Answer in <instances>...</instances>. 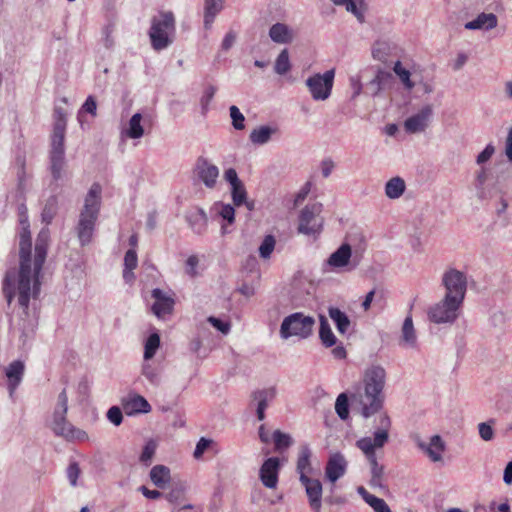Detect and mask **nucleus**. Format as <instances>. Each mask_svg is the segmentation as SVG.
I'll use <instances>...</instances> for the list:
<instances>
[{
	"label": "nucleus",
	"mask_w": 512,
	"mask_h": 512,
	"mask_svg": "<svg viewBox=\"0 0 512 512\" xmlns=\"http://www.w3.org/2000/svg\"><path fill=\"white\" fill-rule=\"evenodd\" d=\"M269 37L278 44H288L294 39L293 30L284 23H275L269 29Z\"/></svg>",
	"instance_id": "c85d7f7f"
},
{
	"label": "nucleus",
	"mask_w": 512,
	"mask_h": 512,
	"mask_svg": "<svg viewBox=\"0 0 512 512\" xmlns=\"http://www.w3.org/2000/svg\"><path fill=\"white\" fill-rule=\"evenodd\" d=\"M276 395L277 389L274 386L255 390L251 394L252 401L256 403V414L258 420L262 421L265 419V410L276 398Z\"/></svg>",
	"instance_id": "412c9836"
},
{
	"label": "nucleus",
	"mask_w": 512,
	"mask_h": 512,
	"mask_svg": "<svg viewBox=\"0 0 512 512\" xmlns=\"http://www.w3.org/2000/svg\"><path fill=\"white\" fill-rule=\"evenodd\" d=\"M335 411L340 419L346 420L349 416V401L345 393H341L335 402Z\"/></svg>",
	"instance_id": "de8ad7c7"
},
{
	"label": "nucleus",
	"mask_w": 512,
	"mask_h": 512,
	"mask_svg": "<svg viewBox=\"0 0 512 512\" xmlns=\"http://www.w3.org/2000/svg\"><path fill=\"white\" fill-rule=\"evenodd\" d=\"M321 203H313L306 205L299 214L298 233L307 236H318L322 229L324 220L321 217Z\"/></svg>",
	"instance_id": "9d476101"
},
{
	"label": "nucleus",
	"mask_w": 512,
	"mask_h": 512,
	"mask_svg": "<svg viewBox=\"0 0 512 512\" xmlns=\"http://www.w3.org/2000/svg\"><path fill=\"white\" fill-rule=\"evenodd\" d=\"M218 214L229 224H232L235 220V209L230 204H220Z\"/></svg>",
	"instance_id": "bf43d9fd"
},
{
	"label": "nucleus",
	"mask_w": 512,
	"mask_h": 512,
	"mask_svg": "<svg viewBox=\"0 0 512 512\" xmlns=\"http://www.w3.org/2000/svg\"><path fill=\"white\" fill-rule=\"evenodd\" d=\"M400 346L408 349L418 348L417 333L413 324L411 314L407 315L404 319L401 328V336L399 341Z\"/></svg>",
	"instance_id": "bb28decb"
},
{
	"label": "nucleus",
	"mask_w": 512,
	"mask_h": 512,
	"mask_svg": "<svg viewBox=\"0 0 512 512\" xmlns=\"http://www.w3.org/2000/svg\"><path fill=\"white\" fill-rule=\"evenodd\" d=\"M107 419L114 424L115 426H119L123 421V414L121 408L118 406H112L107 411Z\"/></svg>",
	"instance_id": "052dcab7"
},
{
	"label": "nucleus",
	"mask_w": 512,
	"mask_h": 512,
	"mask_svg": "<svg viewBox=\"0 0 512 512\" xmlns=\"http://www.w3.org/2000/svg\"><path fill=\"white\" fill-rule=\"evenodd\" d=\"M386 373L381 366L368 368L363 377V387L351 395L353 405H357L364 418H369L383 407Z\"/></svg>",
	"instance_id": "f03ea898"
},
{
	"label": "nucleus",
	"mask_w": 512,
	"mask_h": 512,
	"mask_svg": "<svg viewBox=\"0 0 512 512\" xmlns=\"http://www.w3.org/2000/svg\"><path fill=\"white\" fill-rule=\"evenodd\" d=\"M463 304L444 295V297L431 307L427 316L430 322L435 324H452L459 317Z\"/></svg>",
	"instance_id": "9b49d317"
},
{
	"label": "nucleus",
	"mask_w": 512,
	"mask_h": 512,
	"mask_svg": "<svg viewBox=\"0 0 512 512\" xmlns=\"http://www.w3.org/2000/svg\"><path fill=\"white\" fill-rule=\"evenodd\" d=\"M16 166H17L18 185H19V187H22L27 178L25 158L22 156L17 157Z\"/></svg>",
	"instance_id": "13d9d810"
},
{
	"label": "nucleus",
	"mask_w": 512,
	"mask_h": 512,
	"mask_svg": "<svg viewBox=\"0 0 512 512\" xmlns=\"http://www.w3.org/2000/svg\"><path fill=\"white\" fill-rule=\"evenodd\" d=\"M184 497V488L181 485H176L170 489L165 495L167 501L173 505L181 504Z\"/></svg>",
	"instance_id": "864d4df0"
},
{
	"label": "nucleus",
	"mask_w": 512,
	"mask_h": 512,
	"mask_svg": "<svg viewBox=\"0 0 512 512\" xmlns=\"http://www.w3.org/2000/svg\"><path fill=\"white\" fill-rule=\"evenodd\" d=\"M159 346H160L159 334L156 332L150 334L149 337L147 338V340L145 342V346H144V359L145 360L152 359L155 356L156 351L158 350Z\"/></svg>",
	"instance_id": "c03bdc74"
},
{
	"label": "nucleus",
	"mask_w": 512,
	"mask_h": 512,
	"mask_svg": "<svg viewBox=\"0 0 512 512\" xmlns=\"http://www.w3.org/2000/svg\"><path fill=\"white\" fill-rule=\"evenodd\" d=\"M25 372L24 362L21 360H15L11 362L5 368V376L7 377V387L9 391V396L11 399L14 398V394L16 389L22 382L23 376Z\"/></svg>",
	"instance_id": "5701e85b"
},
{
	"label": "nucleus",
	"mask_w": 512,
	"mask_h": 512,
	"mask_svg": "<svg viewBox=\"0 0 512 512\" xmlns=\"http://www.w3.org/2000/svg\"><path fill=\"white\" fill-rule=\"evenodd\" d=\"M49 428L56 436L62 437L66 441H85L88 439V434L84 430L77 428L68 421L67 414L52 415Z\"/></svg>",
	"instance_id": "ddd939ff"
},
{
	"label": "nucleus",
	"mask_w": 512,
	"mask_h": 512,
	"mask_svg": "<svg viewBox=\"0 0 512 512\" xmlns=\"http://www.w3.org/2000/svg\"><path fill=\"white\" fill-rule=\"evenodd\" d=\"M276 129L270 126H260L251 131L249 139L255 145H264L268 143Z\"/></svg>",
	"instance_id": "58836bf2"
},
{
	"label": "nucleus",
	"mask_w": 512,
	"mask_h": 512,
	"mask_svg": "<svg viewBox=\"0 0 512 512\" xmlns=\"http://www.w3.org/2000/svg\"><path fill=\"white\" fill-rule=\"evenodd\" d=\"M142 115L135 113L129 120L125 135L131 139H139L144 135V128L141 125Z\"/></svg>",
	"instance_id": "79ce46f5"
},
{
	"label": "nucleus",
	"mask_w": 512,
	"mask_h": 512,
	"mask_svg": "<svg viewBox=\"0 0 512 512\" xmlns=\"http://www.w3.org/2000/svg\"><path fill=\"white\" fill-rule=\"evenodd\" d=\"M152 297L155 299L152 305L153 313L158 317H164L166 314H170L174 307V299L168 296L159 288H155L152 291Z\"/></svg>",
	"instance_id": "a878e982"
},
{
	"label": "nucleus",
	"mask_w": 512,
	"mask_h": 512,
	"mask_svg": "<svg viewBox=\"0 0 512 512\" xmlns=\"http://www.w3.org/2000/svg\"><path fill=\"white\" fill-rule=\"evenodd\" d=\"M498 24L497 16L493 13H480L474 20L465 24L468 30H491Z\"/></svg>",
	"instance_id": "c756f323"
},
{
	"label": "nucleus",
	"mask_w": 512,
	"mask_h": 512,
	"mask_svg": "<svg viewBox=\"0 0 512 512\" xmlns=\"http://www.w3.org/2000/svg\"><path fill=\"white\" fill-rule=\"evenodd\" d=\"M230 117L232 119V125L236 130H243L245 128L244 122L245 117L239 110V108L235 105L230 106L229 108Z\"/></svg>",
	"instance_id": "603ef678"
},
{
	"label": "nucleus",
	"mask_w": 512,
	"mask_h": 512,
	"mask_svg": "<svg viewBox=\"0 0 512 512\" xmlns=\"http://www.w3.org/2000/svg\"><path fill=\"white\" fill-rule=\"evenodd\" d=\"M489 173L486 168L482 167L475 173L473 186L476 192V197L479 200L491 199L494 195V184L488 183Z\"/></svg>",
	"instance_id": "b1692460"
},
{
	"label": "nucleus",
	"mask_w": 512,
	"mask_h": 512,
	"mask_svg": "<svg viewBox=\"0 0 512 512\" xmlns=\"http://www.w3.org/2000/svg\"><path fill=\"white\" fill-rule=\"evenodd\" d=\"M405 190V181L399 176L392 177L385 184V195L392 200L400 198Z\"/></svg>",
	"instance_id": "c9c22d12"
},
{
	"label": "nucleus",
	"mask_w": 512,
	"mask_h": 512,
	"mask_svg": "<svg viewBox=\"0 0 512 512\" xmlns=\"http://www.w3.org/2000/svg\"><path fill=\"white\" fill-rule=\"evenodd\" d=\"M275 244H276V241L272 235L265 236V238L263 239V241L259 247L260 257L263 259L270 258L272 252L274 251Z\"/></svg>",
	"instance_id": "3c124183"
},
{
	"label": "nucleus",
	"mask_w": 512,
	"mask_h": 512,
	"mask_svg": "<svg viewBox=\"0 0 512 512\" xmlns=\"http://www.w3.org/2000/svg\"><path fill=\"white\" fill-rule=\"evenodd\" d=\"M50 171L54 180L62 177V171L65 166V152L50 151Z\"/></svg>",
	"instance_id": "4c0bfd02"
},
{
	"label": "nucleus",
	"mask_w": 512,
	"mask_h": 512,
	"mask_svg": "<svg viewBox=\"0 0 512 512\" xmlns=\"http://www.w3.org/2000/svg\"><path fill=\"white\" fill-rule=\"evenodd\" d=\"M217 91V88L213 85H209L204 90L200 98L201 114L205 116L209 110V105Z\"/></svg>",
	"instance_id": "09e8293b"
},
{
	"label": "nucleus",
	"mask_w": 512,
	"mask_h": 512,
	"mask_svg": "<svg viewBox=\"0 0 512 512\" xmlns=\"http://www.w3.org/2000/svg\"><path fill=\"white\" fill-rule=\"evenodd\" d=\"M347 469V461L341 453L332 454L325 467V476L331 482L335 483L340 479Z\"/></svg>",
	"instance_id": "393cba45"
},
{
	"label": "nucleus",
	"mask_w": 512,
	"mask_h": 512,
	"mask_svg": "<svg viewBox=\"0 0 512 512\" xmlns=\"http://www.w3.org/2000/svg\"><path fill=\"white\" fill-rule=\"evenodd\" d=\"M279 469L280 462L278 458L271 457L264 461L259 471V477L265 487L270 489L276 488Z\"/></svg>",
	"instance_id": "6ab92c4d"
},
{
	"label": "nucleus",
	"mask_w": 512,
	"mask_h": 512,
	"mask_svg": "<svg viewBox=\"0 0 512 512\" xmlns=\"http://www.w3.org/2000/svg\"><path fill=\"white\" fill-rule=\"evenodd\" d=\"M479 435L484 441H490L494 437V431L489 423L482 422L478 425Z\"/></svg>",
	"instance_id": "338daca9"
},
{
	"label": "nucleus",
	"mask_w": 512,
	"mask_h": 512,
	"mask_svg": "<svg viewBox=\"0 0 512 512\" xmlns=\"http://www.w3.org/2000/svg\"><path fill=\"white\" fill-rule=\"evenodd\" d=\"M208 322L223 334H228L231 329V325L229 322L223 321L213 316H210L208 318Z\"/></svg>",
	"instance_id": "0e129e2a"
},
{
	"label": "nucleus",
	"mask_w": 512,
	"mask_h": 512,
	"mask_svg": "<svg viewBox=\"0 0 512 512\" xmlns=\"http://www.w3.org/2000/svg\"><path fill=\"white\" fill-rule=\"evenodd\" d=\"M495 153V146L493 144H488L482 152H480L476 157V163L478 165H483L488 162L493 154Z\"/></svg>",
	"instance_id": "680f3d73"
},
{
	"label": "nucleus",
	"mask_w": 512,
	"mask_h": 512,
	"mask_svg": "<svg viewBox=\"0 0 512 512\" xmlns=\"http://www.w3.org/2000/svg\"><path fill=\"white\" fill-rule=\"evenodd\" d=\"M433 116L431 105H424L417 113L409 116L403 123L405 132L409 134L423 133L429 127Z\"/></svg>",
	"instance_id": "dca6fc26"
},
{
	"label": "nucleus",
	"mask_w": 512,
	"mask_h": 512,
	"mask_svg": "<svg viewBox=\"0 0 512 512\" xmlns=\"http://www.w3.org/2000/svg\"><path fill=\"white\" fill-rule=\"evenodd\" d=\"M198 264H199V259H198V257L196 255H191L186 260L185 270H186V273L190 277H195L197 275L196 268H197Z\"/></svg>",
	"instance_id": "774afa93"
},
{
	"label": "nucleus",
	"mask_w": 512,
	"mask_h": 512,
	"mask_svg": "<svg viewBox=\"0 0 512 512\" xmlns=\"http://www.w3.org/2000/svg\"><path fill=\"white\" fill-rule=\"evenodd\" d=\"M314 324L313 317L306 316L301 312L292 313L283 319L280 326V337L284 340L293 336L306 339L312 334Z\"/></svg>",
	"instance_id": "6e6552de"
},
{
	"label": "nucleus",
	"mask_w": 512,
	"mask_h": 512,
	"mask_svg": "<svg viewBox=\"0 0 512 512\" xmlns=\"http://www.w3.org/2000/svg\"><path fill=\"white\" fill-rule=\"evenodd\" d=\"M53 132L51 135L50 151L65 152V133L67 126L66 112L62 107L55 106L53 112Z\"/></svg>",
	"instance_id": "2eb2a0df"
},
{
	"label": "nucleus",
	"mask_w": 512,
	"mask_h": 512,
	"mask_svg": "<svg viewBox=\"0 0 512 512\" xmlns=\"http://www.w3.org/2000/svg\"><path fill=\"white\" fill-rule=\"evenodd\" d=\"M326 264L332 270L353 271L359 265V261L352 257V249L348 243H343L327 259Z\"/></svg>",
	"instance_id": "4468645a"
},
{
	"label": "nucleus",
	"mask_w": 512,
	"mask_h": 512,
	"mask_svg": "<svg viewBox=\"0 0 512 512\" xmlns=\"http://www.w3.org/2000/svg\"><path fill=\"white\" fill-rule=\"evenodd\" d=\"M224 9V0H204L203 26L210 30L217 15Z\"/></svg>",
	"instance_id": "cd10ccee"
},
{
	"label": "nucleus",
	"mask_w": 512,
	"mask_h": 512,
	"mask_svg": "<svg viewBox=\"0 0 512 512\" xmlns=\"http://www.w3.org/2000/svg\"><path fill=\"white\" fill-rule=\"evenodd\" d=\"M273 440H274L275 448L277 450L287 448L292 443L291 437L288 434L282 433L279 430L274 431Z\"/></svg>",
	"instance_id": "5fc2aeb1"
},
{
	"label": "nucleus",
	"mask_w": 512,
	"mask_h": 512,
	"mask_svg": "<svg viewBox=\"0 0 512 512\" xmlns=\"http://www.w3.org/2000/svg\"><path fill=\"white\" fill-rule=\"evenodd\" d=\"M275 72L279 75L286 74L290 68V61H289V54L287 49H284L280 52L278 55L276 62H275Z\"/></svg>",
	"instance_id": "49530a36"
},
{
	"label": "nucleus",
	"mask_w": 512,
	"mask_h": 512,
	"mask_svg": "<svg viewBox=\"0 0 512 512\" xmlns=\"http://www.w3.org/2000/svg\"><path fill=\"white\" fill-rule=\"evenodd\" d=\"M142 375L152 384L153 386H159L161 383V370L149 363H145L142 366Z\"/></svg>",
	"instance_id": "a18cd8bd"
},
{
	"label": "nucleus",
	"mask_w": 512,
	"mask_h": 512,
	"mask_svg": "<svg viewBox=\"0 0 512 512\" xmlns=\"http://www.w3.org/2000/svg\"><path fill=\"white\" fill-rule=\"evenodd\" d=\"M31 246L30 231L23 227L19 240V268L9 269L3 280V292L8 304L17 297L24 311L28 309V277L32 274Z\"/></svg>",
	"instance_id": "f257e3e1"
},
{
	"label": "nucleus",
	"mask_w": 512,
	"mask_h": 512,
	"mask_svg": "<svg viewBox=\"0 0 512 512\" xmlns=\"http://www.w3.org/2000/svg\"><path fill=\"white\" fill-rule=\"evenodd\" d=\"M80 475V468L77 462H72L67 468V478L71 486L77 485V480Z\"/></svg>",
	"instance_id": "e2e57ef3"
},
{
	"label": "nucleus",
	"mask_w": 512,
	"mask_h": 512,
	"mask_svg": "<svg viewBox=\"0 0 512 512\" xmlns=\"http://www.w3.org/2000/svg\"><path fill=\"white\" fill-rule=\"evenodd\" d=\"M357 492L363 500L374 510V512H392L388 504L379 497L370 494L364 487L357 488Z\"/></svg>",
	"instance_id": "473e14b6"
},
{
	"label": "nucleus",
	"mask_w": 512,
	"mask_h": 512,
	"mask_svg": "<svg viewBox=\"0 0 512 512\" xmlns=\"http://www.w3.org/2000/svg\"><path fill=\"white\" fill-rule=\"evenodd\" d=\"M150 480L156 487L164 489L171 480L170 469L164 465H155L150 470Z\"/></svg>",
	"instance_id": "f704fd0d"
},
{
	"label": "nucleus",
	"mask_w": 512,
	"mask_h": 512,
	"mask_svg": "<svg viewBox=\"0 0 512 512\" xmlns=\"http://www.w3.org/2000/svg\"><path fill=\"white\" fill-rule=\"evenodd\" d=\"M155 451L156 444L153 441H148L140 455V461L148 465L151 462L153 455L155 454Z\"/></svg>",
	"instance_id": "4d7b16f0"
},
{
	"label": "nucleus",
	"mask_w": 512,
	"mask_h": 512,
	"mask_svg": "<svg viewBox=\"0 0 512 512\" xmlns=\"http://www.w3.org/2000/svg\"><path fill=\"white\" fill-rule=\"evenodd\" d=\"M319 337L325 347H332L337 343V338L324 316L320 317Z\"/></svg>",
	"instance_id": "a19ab883"
},
{
	"label": "nucleus",
	"mask_w": 512,
	"mask_h": 512,
	"mask_svg": "<svg viewBox=\"0 0 512 512\" xmlns=\"http://www.w3.org/2000/svg\"><path fill=\"white\" fill-rule=\"evenodd\" d=\"M187 221L191 229L198 235L205 233L207 229L208 218L205 211L201 208H197L190 212L187 216Z\"/></svg>",
	"instance_id": "7c9ffc66"
},
{
	"label": "nucleus",
	"mask_w": 512,
	"mask_h": 512,
	"mask_svg": "<svg viewBox=\"0 0 512 512\" xmlns=\"http://www.w3.org/2000/svg\"><path fill=\"white\" fill-rule=\"evenodd\" d=\"M337 6H344L346 11L352 13L360 23L365 21L364 0H331Z\"/></svg>",
	"instance_id": "2f4dec72"
},
{
	"label": "nucleus",
	"mask_w": 512,
	"mask_h": 512,
	"mask_svg": "<svg viewBox=\"0 0 512 512\" xmlns=\"http://www.w3.org/2000/svg\"><path fill=\"white\" fill-rule=\"evenodd\" d=\"M122 409L126 415L132 416L140 413H148L151 411V405L141 395L129 393L121 399Z\"/></svg>",
	"instance_id": "aec40b11"
},
{
	"label": "nucleus",
	"mask_w": 512,
	"mask_h": 512,
	"mask_svg": "<svg viewBox=\"0 0 512 512\" xmlns=\"http://www.w3.org/2000/svg\"><path fill=\"white\" fill-rule=\"evenodd\" d=\"M419 449H421L431 461L439 462L442 460V454L445 451V443L439 435H433L428 443L422 441L419 437L415 439Z\"/></svg>",
	"instance_id": "4be33fe9"
},
{
	"label": "nucleus",
	"mask_w": 512,
	"mask_h": 512,
	"mask_svg": "<svg viewBox=\"0 0 512 512\" xmlns=\"http://www.w3.org/2000/svg\"><path fill=\"white\" fill-rule=\"evenodd\" d=\"M376 430L373 437H362L356 441V447L362 451L370 465L371 479L370 486L373 488L383 487L384 466L379 464L375 450L384 447L389 440L391 420L387 414H381L376 419Z\"/></svg>",
	"instance_id": "20e7f679"
},
{
	"label": "nucleus",
	"mask_w": 512,
	"mask_h": 512,
	"mask_svg": "<svg viewBox=\"0 0 512 512\" xmlns=\"http://www.w3.org/2000/svg\"><path fill=\"white\" fill-rule=\"evenodd\" d=\"M102 188L98 183L92 184L79 215L77 235L82 246L91 242L101 206Z\"/></svg>",
	"instance_id": "39448f33"
},
{
	"label": "nucleus",
	"mask_w": 512,
	"mask_h": 512,
	"mask_svg": "<svg viewBox=\"0 0 512 512\" xmlns=\"http://www.w3.org/2000/svg\"><path fill=\"white\" fill-rule=\"evenodd\" d=\"M467 275L456 268H448L444 271L441 284L445 289V296L463 304L467 292Z\"/></svg>",
	"instance_id": "1a4fd4ad"
},
{
	"label": "nucleus",
	"mask_w": 512,
	"mask_h": 512,
	"mask_svg": "<svg viewBox=\"0 0 512 512\" xmlns=\"http://www.w3.org/2000/svg\"><path fill=\"white\" fill-rule=\"evenodd\" d=\"M195 173L207 188H214L219 176V169L216 165L204 157H199L195 164Z\"/></svg>",
	"instance_id": "a211bd4d"
},
{
	"label": "nucleus",
	"mask_w": 512,
	"mask_h": 512,
	"mask_svg": "<svg viewBox=\"0 0 512 512\" xmlns=\"http://www.w3.org/2000/svg\"><path fill=\"white\" fill-rule=\"evenodd\" d=\"M231 196L235 206L239 207L245 204L250 211L254 208V204L247 201V192L242 181L236 185L231 186Z\"/></svg>",
	"instance_id": "ea45409f"
},
{
	"label": "nucleus",
	"mask_w": 512,
	"mask_h": 512,
	"mask_svg": "<svg viewBox=\"0 0 512 512\" xmlns=\"http://www.w3.org/2000/svg\"><path fill=\"white\" fill-rule=\"evenodd\" d=\"M48 240V230H42L36 240L34 258H31L32 274L28 277V304L31 298L37 299L40 295V275L47 256Z\"/></svg>",
	"instance_id": "0eeeda50"
},
{
	"label": "nucleus",
	"mask_w": 512,
	"mask_h": 512,
	"mask_svg": "<svg viewBox=\"0 0 512 512\" xmlns=\"http://www.w3.org/2000/svg\"><path fill=\"white\" fill-rule=\"evenodd\" d=\"M386 373L381 366L368 368L363 377V387L351 395L353 405H357L364 418H369L383 407Z\"/></svg>",
	"instance_id": "7ed1b4c3"
},
{
	"label": "nucleus",
	"mask_w": 512,
	"mask_h": 512,
	"mask_svg": "<svg viewBox=\"0 0 512 512\" xmlns=\"http://www.w3.org/2000/svg\"><path fill=\"white\" fill-rule=\"evenodd\" d=\"M175 34V17L171 11L160 12L151 20L149 38L151 46L156 51H161L173 43Z\"/></svg>",
	"instance_id": "423d86ee"
},
{
	"label": "nucleus",
	"mask_w": 512,
	"mask_h": 512,
	"mask_svg": "<svg viewBox=\"0 0 512 512\" xmlns=\"http://www.w3.org/2000/svg\"><path fill=\"white\" fill-rule=\"evenodd\" d=\"M137 263H138V258H137L136 251L134 249H129L125 253V257H124L125 268L128 270H133L137 267Z\"/></svg>",
	"instance_id": "69168bd1"
},
{
	"label": "nucleus",
	"mask_w": 512,
	"mask_h": 512,
	"mask_svg": "<svg viewBox=\"0 0 512 512\" xmlns=\"http://www.w3.org/2000/svg\"><path fill=\"white\" fill-rule=\"evenodd\" d=\"M56 214V200L51 198L47 201L43 211H42V219L44 222L49 224Z\"/></svg>",
	"instance_id": "6e6d98bb"
},
{
	"label": "nucleus",
	"mask_w": 512,
	"mask_h": 512,
	"mask_svg": "<svg viewBox=\"0 0 512 512\" xmlns=\"http://www.w3.org/2000/svg\"><path fill=\"white\" fill-rule=\"evenodd\" d=\"M68 413V395L66 389H63L57 396L52 415H64Z\"/></svg>",
	"instance_id": "8fccbe9b"
},
{
	"label": "nucleus",
	"mask_w": 512,
	"mask_h": 512,
	"mask_svg": "<svg viewBox=\"0 0 512 512\" xmlns=\"http://www.w3.org/2000/svg\"><path fill=\"white\" fill-rule=\"evenodd\" d=\"M393 71L406 90L411 91L415 87V83L411 80L410 71L402 65L401 61L394 63Z\"/></svg>",
	"instance_id": "37998d69"
},
{
	"label": "nucleus",
	"mask_w": 512,
	"mask_h": 512,
	"mask_svg": "<svg viewBox=\"0 0 512 512\" xmlns=\"http://www.w3.org/2000/svg\"><path fill=\"white\" fill-rule=\"evenodd\" d=\"M329 317L333 320L340 334H346L351 326L349 317L337 307L328 309Z\"/></svg>",
	"instance_id": "e433bc0d"
},
{
	"label": "nucleus",
	"mask_w": 512,
	"mask_h": 512,
	"mask_svg": "<svg viewBox=\"0 0 512 512\" xmlns=\"http://www.w3.org/2000/svg\"><path fill=\"white\" fill-rule=\"evenodd\" d=\"M334 77L335 70L330 69L323 74L316 73L306 79L305 84L313 100L325 101L330 97L334 84Z\"/></svg>",
	"instance_id": "f8f14e48"
},
{
	"label": "nucleus",
	"mask_w": 512,
	"mask_h": 512,
	"mask_svg": "<svg viewBox=\"0 0 512 512\" xmlns=\"http://www.w3.org/2000/svg\"><path fill=\"white\" fill-rule=\"evenodd\" d=\"M311 456L312 452L309 446L302 445L299 450L296 466L297 472L299 473V480L302 479V475H308L312 472Z\"/></svg>",
	"instance_id": "72a5a7b5"
},
{
	"label": "nucleus",
	"mask_w": 512,
	"mask_h": 512,
	"mask_svg": "<svg viewBox=\"0 0 512 512\" xmlns=\"http://www.w3.org/2000/svg\"><path fill=\"white\" fill-rule=\"evenodd\" d=\"M299 481L305 488L310 508L313 512H321L323 492L322 483L318 479L311 478L308 475H302V479Z\"/></svg>",
	"instance_id": "f3484780"
}]
</instances>
